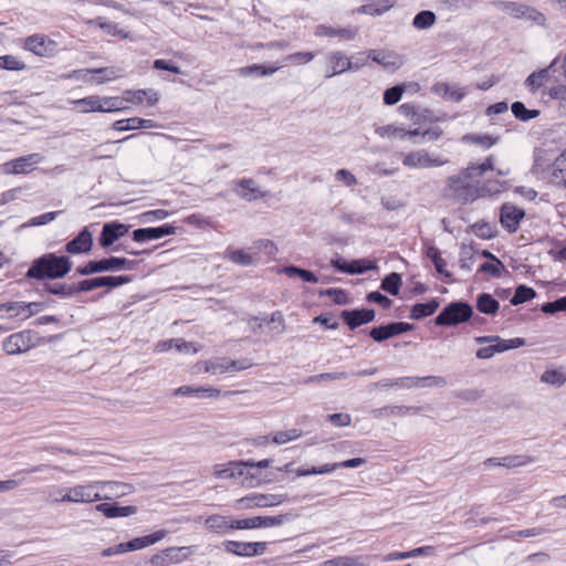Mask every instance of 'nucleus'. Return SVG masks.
Instances as JSON below:
<instances>
[{"mask_svg":"<svg viewBox=\"0 0 566 566\" xmlns=\"http://www.w3.org/2000/svg\"><path fill=\"white\" fill-rule=\"evenodd\" d=\"M224 258L242 266L253 264V255L242 249L228 248L224 252Z\"/></svg>","mask_w":566,"mask_h":566,"instance_id":"nucleus-41","label":"nucleus"},{"mask_svg":"<svg viewBox=\"0 0 566 566\" xmlns=\"http://www.w3.org/2000/svg\"><path fill=\"white\" fill-rule=\"evenodd\" d=\"M39 343V337L35 332L24 329L17 332L6 337L2 342V349L8 355H20L34 348Z\"/></svg>","mask_w":566,"mask_h":566,"instance_id":"nucleus-5","label":"nucleus"},{"mask_svg":"<svg viewBox=\"0 0 566 566\" xmlns=\"http://www.w3.org/2000/svg\"><path fill=\"white\" fill-rule=\"evenodd\" d=\"M27 303L21 301L7 302L0 304V318H20L22 321L30 318V312L27 310Z\"/></svg>","mask_w":566,"mask_h":566,"instance_id":"nucleus-28","label":"nucleus"},{"mask_svg":"<svg viewBox=\"0 0 566 566\" xmlns=\"http://www.w3.org/2000/svg\"><path fill=\"white\" fill-rule=\"evenodd\" d=\"M476 307L483 314L494 315L500 308V303L492 295L482 293L478 296Z\"/></svg>","mask_w":566,"mask_h":566,"instance_id":"nucleus-40","label":"nucleus"},{"mask_svg":"<svg viewBox=\"0 0 566 566\" xmlns=\"http://www.w3.org/2000/svg\"><path fill=\"white\" fill-rule=\"evenodd\" d=\"M132 281L130 276H99L86 279L78 283L80 292L93 291L98 287L107 286L109 289L127 284Z\"/></svg>","mask_w":566,"mask_h":566,"instance_id":"nucleus-15","label":"nucleus"},{"mask_svg":"<svg viewBox=\"0 0 566 566\" xmlns=\"http://www.w3.org/2000/svg\"><path fill=\"white\" fill-rule=\"evenodd\" d=\"M549 181L556 186L566 187V150L555 159L549 172Z\"/></svg>","mask_w":566,"mask_h":566,"instance_id":"nucleus-36","label":"nucleus"},{"mask_svg":"<svg viewBox=\"0 0 566 566\" xmlns=\"http://www.w3.org/2000/svg\"><path fill=\"white\" fill-rule=\"evenodd\" d=\"M0 67L9 71H22L25 64L13 55L0 56Z\"/></svg>","mask_w":566,"mask_h":566,"instance_id":"nucleus-63","label":"nucleus"},{"mask_svg":"<svg viewBox=\"0 0 566 566\" xmlns=\"http://www.w3.org/2000/svg\"><path fill=\"white\" fill-rule=\"evenodd\" d=\"M279 69H280V66H269L268 67V66H264V65L252 64V65H249V66L241 67L239 70V74L243 75V76H248V75H252V74H256V75H260V76H266V75H272Z\"/></svg>","mask_w":566,"mask_h":566,"instance_id":"nucleus-51","label":"nucleus"},{"mask_svg":"<svg viewBox=\"0 0 566 566\" xmlns=\"http://www.w3.org/2000/svg\"><path fill=\"white\" fill-rule=\"evenodd\" d=\"M42 161L43 156L38 153H32L4 163L2 165V172L7 175H28Z\"/></svg>","mask_w":566,"mask_h":566,"instance_id":"nucleus-11","label":"nucleus"},{"mask_svg":"<svg viewBox=\"0 0 566 566\" xmlns=\"http://www.w3.org/2000/svg\"><path fill=\"white\" fill-rule=\"evenodd\" d=\"M438 88H443V97L453 102H460L465 95L461 87L451 86L447 83H438Z\"/></svg>","mask_w":566,"mask_h":566,"instance_id":"nucleus-60","label":"nucleus"},{"mask_svg":"<svg viewBox=\"0 0 566 566\" xmlns=\"http://www.w3.org/2000/svg\"><path fill=\"white\" fill-rule=\"evenodd\" d=\"M375 133L384 139H405V128L392 124L377 126Z\"/></svg>","mask_w":566,"mask_h":566,"instance_id":"nucleus-43","label":"nucleus"},{"mask_svg":"<svg viewBox=\"0 0 566 566\" xmlns=\"http://www.w3.org/2000/svg\"><path fill=\"white\" fill-rule=\"evenodd\" d=\"M513 115L523 122L536 118L539 115L538 109H528L522 102H514L511 106Z\"/></svg>","mask_w":566,"mask_h":566,"instance_id":"nucleus-47","label":"nucleus"},{"mask_svg":"<svg viewBox=\"0 0 566 566\" xmlns=\"http://www.w3.org/2000/svg\"><path fill=\"white\" fill-rule=\"evenodd\" d=\"M193 554L192 546H171L167 547L150 558L153 566H169L180 564Z\"/></svg>","mask_w":566,"mask_h":566,"instance_id":"nucleus-8","label":"nucleus"},{"mask_svg":"<svg viewBox=\"0 0 566 566\" xmlns=\"http://www.w3.org/2000/svg\"><path fill=\"white\" fill-rule=\"evenodd\" d=\"M525 212L513 205H504L501 208V224L511 233L517 231L521 220L524 218Z\"/></svg>","mask_w":566,"mask_h":566,"instance_id":"nucleus-18","label":"nucleus"},{"mask_svg":"<svg viewBox=\"0 0 566 566\" xmlns=\"http://www.w3.org/2000/svg\"><path fill=\"white\" fill-rule=\"evenodd\" d=\"M401 284L400 274L392 272L384 277L381 289L391 295H398Z\"/></svg>","mask_w":566,"mask_h":566,"instance_id":"nucleus-53","label":"nucleus"},{"mask_svg":"<svg viewBox=\"0 0 566 566\" xmlns=\"http://www.w3.org/2000/svg\"><path fill=\"white\" fill-rule=\"evenodd\" d=\"M319 566H367L361 558L350 556H338L321 563Z\"/></svg>","mask_w":566,"mask_h":566,"instance_id":"nucleus-54","label":"nucleus"},{"mask_svg":"<svg viewBox=\"0 0 566 566\" xmlns=\"http://www.w3.org/2000/svg\"><path fill=\"white\" fill-rule=\"evenodd\" d=\"M136 261L127 260L125 258L111 256L99 261H90L84 266H78L76 272L80 275H91L99 272L119 271L123 269L133 270Z\"/></svg>","mask_w":566,"mask_h":566,"instance_id":"nucleus-6","label":"nucleus"},{"mask_svg":"<svg viewBox=\"0 0 566 566\" xmlns=\"http://www.w3.org/2000/svg\"><path fill=\"white\" fill-rule=\"evenodd\" d=\"M237 523L238 520H232L230 516L219 514L210 515L205 520L207 528L219 534H226L232 530H240Z\"/></svg>","mask_w":566,"mask_h":566,"instance_id":"nucleus-21","label":"nucleus"},{"mask_svg":"<svg viewBox=\"0 0 566 566\" xmlns=\"http://www.w3.org/2000/svg\"><path fill=\"white\" fill-rule=\"evenodd\" d=\"M536 295L535 291L532 287L520 285L511 300V303L513 305H518L522 303H525L532 298H534Z\"/></svg>","mask_w":566,"mask_h":566,"instance_id":"nucleus-58","label":"nucleus"},{"mask_svg":"<svg viewBox=\"0 0 566 566\" xmlns=\"http://www.w3.org/2000/svg\"><path fill=\"white\" fill-rule=\"evenodd\" d=\"M297 515L289 512L285 514H280L276 516H255V517H249L244 520H238L237 526L240 527V530H252V528H265V527H272V526H280L284 524L285 522L292 521Z\"/></svg>","mask_w":566,"mask_h":566,"instance_id":"nucleus-12","label":"nucleus"},{"mask_svg":"<svg viewBox=\"0 0 566 566\" xmlns=\"http://www.w3.org/2000/svg\"><path fill=\"white\" fill-rule=\"evenodd\" d=\"M72 261L67 256H57L54 253H46L33 261L27 272L28 277L33 279H59L70 272Z\"/></svg>","mask_w":566,"mask_h":566,"instance_id":"nucleus-1","label":"nucleus"},{"mask_svg":"<svg viewBox=\"0 0 566 566\" xmlns=\"http://www.w3.org/2000/svg\"><path fill=\"white\" fill-rule=\"evenodd\" d=\"M176 228L172 226L164 224L156 228H140L133 232V239L136 242H146L150 240H158L166 235L174 234Z\"/></svg>","mask_w":566,"mask_h":566,"instance_id":"nucleus-19","label":"nucleus"},{"mask_svg":"<svg viewBox=\"0 0 566 566\" xmlns=\"http://www.w3.org/2000/svg\"><path fill=\"white\" fill-rule=\"evenodd\" d=\"M124 95L127 103L142 105L146 103L147 106H154L159 101V93L153 88L148 90H127Z\"/></svg>","mask_w":566,"mask_h":566,"instance_id":"nucleus-22","label":"nucleus"},{"mask_svg":"<svg viewBox=\"0 0 566 566\" xmlns=\"http://www.w3.org/2000/svg\"><path fill=\"white\" fill-rule=\"evenodd\" d=\"M536 459L534 457L527 454H512L501 458V467L506 469H514L526 467L531 463H534Z\"/></svg>","mask_w":566,"mask_h":566,"instance_id":"nucleus-38","label":"nucleus"},{"mask_svg":"<svg viewBox=\"0 0 566 566\" xmlns=\"http://www.w3.org/2000/svg\"><path fill=\"white\" fill-rule=\"evenodd\" d=\"M437 20L436 14L432 11L423 10L420 11L416 17L413 18L412 24L418 30H424L429 29L434 24Z\"/></svg>","mask_w":566,"mask_h":566,"instance_id":"nucleus-48","label":"nucleus"},{"mask_svg":"<svg viewBox=\"0 0 566 566\" xmlns=\"http://www.w3.org/2000/svg\"><path fill=\"white\" fill-rule=\"evenodd\" d=\"M480 272L488 273L494 277H500L502 273L505 271V266L497 259L493 258L491 262H485L480 266Z\"/></svg>","mask_w":566,"mask_h":566,"instance_id":"nucleus-59","label":"nucleus"},{"mask_svg":"<svg viewBox=\"0 0 566 566\" xmlns=\"http://www.w3.org/2000/svg\"><path fill=\"white\" fill-rule=\"evenodd\" d=\"M67 489L69 486H62L57 484L46 486L44 490L46 502L51 504L67 503Z\"/></svg>","mask_w":566,"mask_h":566,"instance_id":"nucleus-37","label":"nucleus"},{"mask_svg":"<svg viewBox=\"0 0 566 566\" xmlns=\"http://www.w3.org/2000/svg\"><path fill=\"white\" fill-rule=\"evenodd\" d=\"M479 344L490 343V346L479 348L476 357L480 359H489L497 353H503V347L500 336H479L475 338Z\"/></svg>","mask_w":566,"mask_h":566,"instance_id":"nucleus-29","label":"nucleus"},{"mask_svg":"<svg viewBox=\"0 0 566 566\" xmlns=\"http://www.w3.org/2000/svg\"><path fill=\"white\" fill-rule=\"evenodd\" d=\"M541 381L555 387H560L566 381V376L560 370L547 369L542 374Z\"/></svg>","mask_w":566,"mask_h":566,"instance_id":"nucleus-56","label":"nucleus"},{"mask_svg":"<svg viewBox=\"0 0 566 566\" xmlns=\"http://www.w3.org/2000/svg\"><path fill=\"white\" fill-rule=\"evenodd\" d=\"M93 245V237L87 228H84L77 237L67 242L66 252L71 254H80L90 252Z\"/></svg>","mask_w":566,"mask_h":566,"instance_id":"nucleus-26","label":"nucleus"},{"mask_svg":"<svg viewBox=\"0 0 566 566\" xmlns=\"http://www.w3.org/2000/svg\"><path fill=\"white\" fill-rule=\"evenodd\" d=\"M73 104L82 107L81 108L82 113H90V112H101L102 113L101 96H97V95H91V96H87L84 98L73 101Z\"/></svg>","mask_w":566,"mask_h":566,"instance_id":"nucleus-45","label":"nucleus"},{"mask_svg":"<svg viewBox=\"0 0 566 566\" xmlns=\"http://www.w3.org/2000/svg\"><path fill=\"white\" fill-rule=\"evenodd\" d=\"M128 232V227L119 222L105 223L99 237V244L103 248L111 247L115 241Z\"/></svg>","mask_w":566,"mask_h":566,"instance_id":"nucleus-20","label":"nucleus"},{"mask_svg":"<svg viewBox=\"0 0 566 566\" xmlns=\"http://www.w3.org/2000/svg\"><path fill=\"white\" fill-rule=\"evenodd\" d=\"M442 196L458 203H468L479 197V189L462 169L446 179Z\"/></svg>","mask_w":566,"mask_h":566,"instance_id":"nucleus-2","label":"nucleus"},{"mask_svg":"<svg viewBox=\"0 0 566 566\" xmlns=\"http://www.w3.org/2000/svg\"><path fill=\"white\" fill-rule=\"evenodd\" d=\"M555 61L538 72H533L525 80V86L531 93H536L539 88L545 87L551 80V69Z\"/></svg>","mask_w":566,"mask_h":566,"instance_id":"nucleus-31","label":"nucleus"},{"mask_svg":"<svg viewBox=\"0 0 566 566\" xmlns=\"http://www.w3.org/2000/svg\"><path fill=\"white\" fill-rule=\"evenodd\" d=\"M46 290L52 294L62 295V296H72L76 293H80L78 284L77 285H65V284L48 285Z\"/></svg>","mask_w":566,"mask_h":566,"instance_id":"nucleus-64","label":"nucleus"},{"mask_svg":"<svg viewBox=\"0 0 566 566\" xmlns=\"http://www.w3.org/2000/svg\"><path fill=\"white\" fill-rule=\"evenodd\" d=\"M234 192L245 201H253L266 196V192H263L251 178L241 179L237 184Z\"/></svg>","mask_w":566,"mask_h":566,"instance_id":"nucleus-25","label":"nucleus"},{"mask_svg":"<svg viewBox=\"0 0 566 566\" xmlns=\"http://www.w3.org/2000/svg\"><path fill=\"white\" fill-rule=\"evenodd\" d=\"M402 165L409 169L438 168L449 164V159L430 154L427 149L420 148L409 153L400 154Z\"/></svg>","mask_w":566,"mask_h":566,"instance_id":"nucleus-4","label":"nucleus"},{"mask_svg":"<svg viewBox=\"0 0 566 566\" xmlns=\"http://www.w3.org/2000/svg\"><path fill=\"white\" fill-rule=\"evenodd\" d=\"M220 391L212 387H192V386H181L177 389H175L174 395L175 396H182V397H197V398H216L218 397Z\"/></svg>","mask_w":566,"mask_h":566,"instance_id":"nucleus-34","label":"nucleus"},{"mask_svg":"<svg viewBox=\"0 0 566 566\" xmlns=\"http://www.w3.org/2000/svg\"><path fill=\"white\" fill-rule=\"evenodd\" d=\"M69 77L99 85L120 77V74L115 67H99L74 71Z\"/></svg>","mask_w":566,"mask_h":566,"instance_id":"nucleus-10","label":"nucleus"},{"mask_svg":"<svg viewBox=\"0 0 566 566\" xmlns=\"http://www.w3.org/2000/svg\"><path fill=\"white\" fill-rule=\"evenodd\" d=\"M125 122H126V128H128V130H135V129H140V128H157L158 127V124L155 123L154 120L144 119L140 117L126 118Z\"/></svg>","mask_w":566,"mask_h":566,"instance_id":"nucleus-61","label":"nucleus"},{"mask_svg":"<svg viewBox=\"0 0 566 566\" xmlns=\"http://www.w3.org/2000/svg\"><path fill=\"white\" fill-rule=\"evenodd\" d=\"M126 96H101L102 113L120 112L127 108Z\"/></svg>","mask_w":566,"mask_h":566,"instance_id":"nucleus-39","label":"nucleus"},{"mask_svg":"<svg viewBox=\"0 0 566 566\" xmlns=\"http://www.w3.org/2000/svg\"><path fill=\"white\" fill-rule=\"evenodd\" d=\"M513 12L517 18H525L538 24H542L545 21V17L543 13L538 12L536 9L528 6H515Z\"/></svg>","mask_w":566,"mask_h":566,"instance_id":"nucleus-44","label":"nucleus"},{"mask_svg":"<svg viewBox=\"0 0 566 566\" xmlns=\"http://www.w3.org/2000/svg\"><path fill=\"white\" fill-rule=\"evenodd\" d=\"M394 6L391 0H384L377 4H364L358 8L359 13L369 15H381L387 12Z\"/></svg>","mask_w":566,"mask_h":566,"instance_id":"nucleus-49","label":"nucleus"},{"mask_svg":"<svg viewBox=\"0 0 566 566\" xmlns=\"http://www.w3.org/2000/svg\"><path fill=\"white\" fill-rule=\"evenodd\" d=\"M358 34L357 28H333L325 24H319L315 29L316 36H340L346 40H354Z\"/></svg>","mask_w":566,"mask_h":566,"instance_id":"nucleus-32","label":"nucleus"},{"mask_svg":"<svg viewBox=\"0 0 566 566\" xmlns=\"http://www.w3.org/2000/svg\"><path fill=\"white\" fill-rule=\"evenodd\" d=\"M444 385L446 379L440 376L395 378V387L397 388L411 389L415 387H442Z\"/></svg>","mask_w":566,"mask_h":566,"instance_id":"nucleus-16","label":"nucleus"},{"mask_svg":"<svg viewBox=\"0 0 566 566\" xmlns=\"http://www.w3.org/2000/svg\"><path fill=\"white\" fill-rule=\"evenodd\" d=\"M493 166H494V157L489 156L482 164L471 165L463 170H464V174H467L471 179H473L475 177L483 176L484 172L488 170H492Z\"/></svg>","mask_w":566,"mask_h":566,"instance_id":"nucleus-46","label":"nucleus"},{"mask_svg":"<svg viewBox=\"0 0 566 566\" xmlns=\"http://www.w3.org/2000/svg\"><path fill=\"white\" fill-rule=\"evenodd\" d=\"M405 85H396L386 90L384 93V103L390 106L397 104L401 99Z\"/></svg>","mask_w":566,"mask_h":566,"instance_id":"nucleus-62","label":"nucleus"},{"mask_svg":"<svg viewBox=\"0 0 566 566\" xmlns=\"http://www.w3.org/2000/svg\"><path fill=\"white\" fill-rule=\"evenodd\" d=\"M473 314L472 307L464 302H453L446 306L436 317L439 326H450L467 322Z\"/></svg>","mask_w":566,"mask_h":566,"instance_id":"nucleus-7","label":"nucleus"},{"mask_svg":"<svg viewBox=\"0 0 566 566\" xmlns=\"http://www.w3.org/2000/svg\"><path fill=\"white\" fill-rule=\"evenodd\" d=\"M302 436V431L298 429H290L284 431H277L272 434L271 442L275 444H285L287 442L294 441Z\"/></svg>","mask_w":566,"mask_h":566,"instance_id":"nucleus-55","label":"nucleus"},{"mask_svg":"<svg viewBox=\"0 0 566 566\" xmlns=\"http://www.w3.org/2000/svg\"><path fill=\"white\" fill-rule=\"evenodd\" d=\"M367 54L368 57H370L374 62L382 65L385 69L397 70L402 65L401 57L394 52L369 50Z\"/></svg>","mask_w":566,"mask_h":566,"instance_id":"nucleus-27","label":"nucleus"},{"mask_svg":"<svg viewBox=\"0 0 566 566\" xmlns=\"http://www.w3.org/2000/svg\"><path fill=\"white\" fill-rule=\"evenodd\" d=\"M224 547L228 553L242 557H253L263 555L266 552L268 543L228 541L224 543Z\"/></svg>","mask_w":566,"mask_h":566,"instance_id":"nucleus-13","label":"nucleus"},{"mask_svg":"<svg viewBox=\"0 0 566 566\" xmlns=\"http://www.w3.org/2000/svg\"><path fill=\"white\" fill-rule=\"evenodd\" d=\"M249 365L237 360L218 359L205 363V371L212 375H221L229 371L242 370Z\"/></svg>","mask_w":566,"mask_h":566,"instance_id":"nucleus-23","label":"nucleus"},{"mask_svg":"<svg viewBox=\"0 0 566 566\" xmlns=\"http://www.w3.org/2000/svg\"><path fill=\"white\" fill-rule=\"evenodd\" d=\"M285 494H262L251 493L237 501V505L242 510H250L253 507H273L286 501Z\"/></svg>","mask_w":566,"mask_h":566,"instance_id":"nucleus-9","label":"nucleus"},{"mask_svg":"<svg viewBox=\"0 0 566 566\" xmlns=\"http://www.w3.org/2000/svg\"><path fill=\"white\" fill-rule=\"evenodd\" d=\"M91 23L98 25L111 35H117L123 39L128 38V33L120 30L116 23L107 22L103 18H96L95 20L91 21Z\"/></svg>","mask_w":566,"mask_h":566,"instance_id":"nucleus-57","label":"nucleus"},{"mask_svg":"<svg viewBox=\"0 0 566 566\" xmlns=\"http://www.w3.org/2000/svg\"><path fill=\"white\" fill-rule=\"evenodd\" d=\"M95 509L108 518L130 516L137 512L136 506H117L109 503H101Z\"/></svg>","mask_w":566,"mask_h":566,"instance_id":"nucleus-33","label":"nucleus"},{"mask_svg":"<svg viewBox=\"0 0 566 566\" xmlns=\"http://www.w3.org/2000/svg\"><path fill=\"white\" fill-rule=\"evenodd\" d=\"M283 273H285L290 277L298 276L304 282H308V283H317L318 282L317 276L313 272H311L308 270L300 269L294 265L285 266L283 269Z\"/></svg>","mask_w":566,"mask_h":566,"instance_id":"nucleus-52","label":"nucleus"},{"mask_svg":"<svg viewBox=\"0 0 566 566\" xmlns=\"http://www.w3.org/2000/svg\"><path fill=\"white\" fill-rule=\"evenodd\" d=\"M462 142L463 143H470V144H475V145H481L483 148H490L492 147L493 145L496 144L497 142V138L491 136V135H488V134H482V135H478V134H468V135H464L462 137Z\"/></svg>","mask_w":566,"mask_h":566,"instance_id":"nucleus-50","label":"nucleus"},{"mask_svg":"<svg viewBox=\"0 0 566 566\" xmlns=\"http://www.w3.org/2000/svg\"><path fill=\"white\" fill-rule=\"evenodd\" d=\"M375 311L374 310H354V311H343L342 318L349 326L350 329H355L363 324H367L375 319Z\"/></svg>","mask_w":566,"mask_h":566,"instance_id":"nucleus-24","label":"nucleus"},{"mask_svg":"<svg viewBox=\"0 0 566 566\" xmlns=\"http://www.w3.org/2000/svg\"><path fill=\"white\" fill-rule=\"evenodd\" d=\"M438 307L439 302L434 298L428 303H417L411 308L410 317L412 319H420L430 316L438 310Z\"/></svg>","mask_w":566,"mask_h":566,"instance_id":"nucleus-42","label":"nucleus"},{"mask_svg":"<svg viewBox=\"0 0 566 566\" xmlns=\"http://www.w3.org/2000/svg\"><path fill=\"white\" fill-rule=\"evenodd\" d=\"M23 48L35 55L50 57L56 51V43L43 34H34L24 40Z\"/></svg>","mask_w":566,"mask_h":566,"instance_id":"nucleus-14","label":"nucleus"},{"mask_svg":"<svg viewBox=\"0 0 566 566\" xmlns=\"http://www.w3.org/2000/svg\"><path fill=\"white\" fill-rule=\"evenodd\" d=\"M245 463L242 461H231L226 464H217L213 468V473L219 479H235L245 473Z\"/></svg>","mask_w":566,"mask_h":566,"instance_id":"nucleus-30","label":"nucleus"},{"mask_svg":"<svg viewBox=\"0 0 566 566\" xmlns=\"http://www.w3.org/2000/svg\"><path fill=\"white\" fill-rule=\"evenodd\" d=\"M167 533L168 532L166 530H159V531L154 532L153 534L142 536V537H136V538L127 542V546L129 547L130 552L143 549V548L154 545V544L158 543L159 541H161L163 538H165L167 536Z\"/></svg>","mask_w":566,"mask_h":566,"instance_id":"nucleus-35","label":"nucleus"},{"mask_svg":"<svg viewBox=\"0 0 566 566\" xmlns=\"http://www.w3.org/2000/svg\"><path fill=\"white\" fill-rule=\"evenodd\" d=\"M119 482L114 481H94L87 484H76L67 489V503H93L105 499L99 490L106 486H119Z\"/></svg>","mask_w":566,"mask_h":566,"instance_id":"nucleus-3","label":"nucleus"},{"mask_svg":"<svg viewBox=\"0 0 566 566\" xmlns=\"http://www.w3.org/2000/svg\"><path fill=\"white\" fill-rule=\"evenodd\" d=\"M328 63L331 64L332 72L326 74L327 78L340 74L345 71H357L361 65L365 64V61L354 64L346 54L340 51H335L329 54Z\"/></svg>","mask_w":566,"mask_h":566,"instance_id":"nucleus-17","label":"nucleus"}]
</instances>
